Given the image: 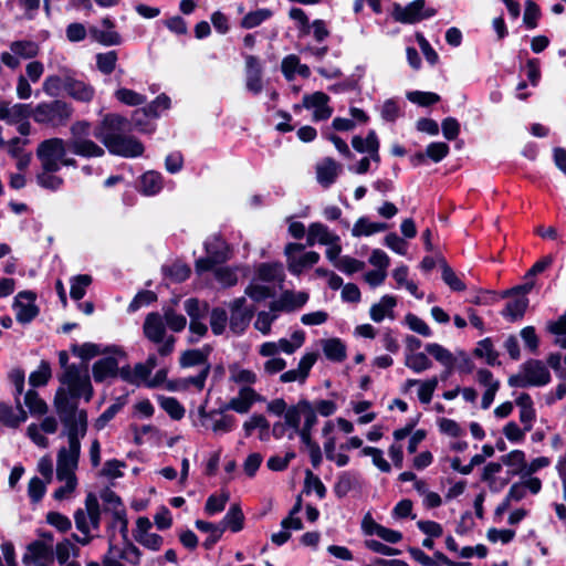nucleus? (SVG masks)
Instances as JSON below:
<instances>
[{
	"label": "nucleus",
	"mask_w": 566,
	"mask_h": 566,
	"mask_svg": "<svg viewBox=\"0 0 566 566\" xmlns=\"http://www.w3.org/2000/svg\"><path fill=\"white\" fill-rule=\"evenodd\" d=\"M65 385L54 396V409L66 429L67 447H61L56 457V475H75L81 454V439L86 434L87 415L78 409V400L88 401L93 390L85 376L70 371L63 378Z\"/></svg>",
	"instance_id": "obj_1"
},
{
	"label": "nucleus",
	"mask_w": 566,
	"mask_h": 566,
	"mask_svg": "<svg viewBox=\"0 0 566 566\" xmlns=\"http://www.w3.org/2000/svg\"><path fill=\"white\" fill-rule=\"evenodd\" d=\"M129 122L118 114H106L94 128V136L107 148L111 154L123 157H138L144 153L143 144L124 133Z\"/></svg>",
	"instance_id": "obj_2"
},
{
	"label": "nucleus",
	"mask_w": 566,
	"mask_h": 566,
	"mask_svg": "<svg viewBox=\"0 0 566 566\" xmlns=\"http://www.w3.org/2000/svg\"><path fill=\"white\" fill-rule=\"evenodd\" d=\"M91 124L86 120H77L70 128L71 138L67 143L70 150L84 158L102 157L105 154L103 147L90 139Z\"/></svg>",
	"instance_id": "obj_3"
},
{
	"label": "nucleus",
	"mask_w": 566,
	"mask_h": 566,
	"mask_svg": "<svg viewBox=\"0 0 566 566\" xmlns=\"http://www.w3.org/2000/svg\"><path fill=\"white\" fill-rule=\"evenodd\" d=\"M145 337L157 346L160 356H168L175 349L176 337L167 333L163 316L159 313H149L143 325Z\"/></svg>",
	"instance_id": "obj_4"
},
{
	"label": "nucleus",
	"mask_w": 566,
	"mask_h": 566,
	"mask_svg": "<svg viewBox=\"0 0 566 566\" xmlns=\"http://www.w3.org/2000/svg\"><path fill=\"white\" fill-rule=\"evenodd\" d=\"M31 115L34 122L51 127L64 126L73 115V108L70 104L61 99L39 103Z\"/></svg>",
	"instance_id": "obj_5"
},
{
	"label": "nucleus",
	"mask_w": 566,
	"mask_h": 566,
	"mask_svg": "<svg viewBox=\"0 0 566 566\" xmlns=\"http://www.w3.org/2000/svg\"><path fill=\"white\" fill-rule=\"evenodd\" d=\"M551 381V374L547 366L538 359L525 361L520 371L509 378L511 387L525 388L530 386L542 387Z\"/></svg>",
	"instance_id": "obj_6"
},
{
	"label": "nucleus",
	"mask_w": 566,
	"mask_h": 566,
	"mask_svg": "<svg viewBox=\"0 0 566 566\" xmlns=\"http://www.w3.org/2000/svg\"><path fill=\"white\" fill-rule=\"evenodd\" d=\"M74 522L80 533L98 532L101 526V509L97 497L90 493L85 499V507L77 509Z\"/></svg>",
	"instance_id": "obj_7"
},
{
	"label": "nucleus",
	"mask_w": 566,
	"mask_h": 566,
	"mask_svg": "<svg viewBox=\"0 0 566 566\" xmlns=\"http://www.w3.org/2000/svg\"><path fill=\"white\" fill-rule=\"evenodd\" d=\"M40 53V46L32 40H18L9 44V51L0 54V62L11 70L20 66V60L34 59Z\"/></svg>",
	"instance_id": "obj_8"
},
{
	"label": "nucleus",
	"mask_w": 566,
	"mask_h": 566,
	"mask_svg": "<svg viewBox=\"0 0 566 566\" xmlns=\"http://www.w3.org/2000/svg\"><path fill=\"white\" fill-rule=\"evenodd\" d=\"M66 142L62 138L53 137L41 142L36 148V157L40 160L41 168L60 169L61 159L66 155Z\"/></svg>",
	"instance_id": "obj_9"
},
{
	"label": "nucleus",
	"mask_w": 566,
	"mask_h": 566,
	"mask_svg": "<svg viewBox=\"0 0 566 566\" xmlns=\"http://www.w3.org/2000/svg\"><path fill=\"white\" fill-rule=\"evenodd\" d=\"M304 248L305 247L301 243H289L284 249L287 269L292 274L298 275L319 261V254L317 252H305Z\"/></svg>",
	"instance_id": "obj_10"
},
{
	"label": "nucleus",
	"mask_w": 566,
	"mask_h": 566,
	"mask_svg": "<svg viewBox=\"0 0 566 566\" xmlns=\"http://www.w3.org/2000/svg\"><path fill=\"white\" fill-rule=\"evenodd\" d=\"M229 326L233 334L241 335L250 324L254 308L247 305L245 297L241 296L229 304Z\"/></svg>",
	"instance_id": "obj_11"
},
{
	"label": "nucleus",
	"mask_w": 566,
	"mask_h": 566,
	"mask_svg": "<svg viewBox=\"0 0 566 566\" xmlns=\"http://www.w3.org/2000/svg\"><path fill=\"white\" fill-rule=\"evenodd\" d=\"M424 0H416L406 7L395 4L391 14L398 22L415 23L434 14V10H424Z\"/></svg>",
	"instance_id": "obj_12"
},
{
	"label": "nucleus",
	"mask_w": 566,
	"mask_h": 566,
	"mask_svg": "<svg viewBox=\"0 0 566 566\" xmlns=\"http://www.w3.org/2000/svg\"><path fill=\"white\" fill-rule=\"evenodd\" d=\"M35 298L36 295L32 291H22L17 294L13 308L15 310V317L19 323H30L39 314Z\"/></svg>",
	"instance_id": "obj_13"
},
{
	"label": "nucleus",
	"mask_w": 566,
	"mask_h": 566,
	"mask_svg": "<svg viewBox=\"0 0 566 566\" xmlns=\"http://www.w3.org/2000/svg\"><path fill=\"white\" fill-rule=\"evenodd\" d=\"M15 407L1 401L0 402V426L9 429H18L28 420V413L23 409L20 398L14 399Z\"/></svg>",
	"instance_id": "obj_14"
},
{
	"label": "nucleus",
	"mask_w": 566,
	"mask_h": 566,
	"mask_svg": "<svg viewBox=\"0 0 566 566\" xmlns=\"http://www.w3.org/2000/svg\"><path fill=\"white\" fill-rule=\"evenodd\" d=\"M265 398L253 387L239 388L238 395L230 399L227 408L238 413H248L255 402H263Z\"/></svg>",
	"instance_id": "obj_15"
},
{
	"label": "nucleus",
	"mask_w": 566,
	"mask_h": 566,
	"mask_svg": "<svg viewBox=\"0 0 566 566\" xmlns=\"http://www.w3.org/2000/svg\"><path fill=\"white\" fill-rule=\"evenodd\" d=\"M502 472L503 467L500 462H490L484 467L482 481L488 483L491 491L499 492L510 483V472H505L504 475H502Z\"/></svg>",
	"instance_id": "obj_16"
},
{
	"label": "nucleus",
	"mask_w": 566,
	"mask_h": 566,
	"mask_svg": "<svg viewBox=\"0 0 566 566\" xmlns=\"http://www.w3.org/2000/svg\"><path fill=\"white\" fill-rule=\"evenodd\" d=\"M542 490V481L538 478H522L521 481L511 485L507 499L513 502H520L526 497L527 493L536 495Z\"/></svg>",
	"instance_id": "obj_17"
},
{
	"label": "nucleus",
	"mask_w": 566,
	"mask_h": 566,
	"mask_svg": "<svg viewBox=\"0 0 566 566\" xmlns=\"http://www.w3.org/2000/svg\"><path fill=\"white\" fill-rule=\"evenodd\" d=\"M424 350L444 367V370L441 373L439 379L447 380L453 370L455 360L453 354L438 343H428L424 346Z\"/></svg>",
	"instance_id": "obj_18"
},
{
	"label": "nucleus",
	"mask_w": 566,
	"mask_h": 566,
	"mask_svg": "<svg viewBox=\"0 0 566 566\" xmlns=\"http://www.w3.org/2000/svg\"><path fill=\"white\" fill-rule=\"evenodd\" d=\"M308 298V293L304 291H284L273 304L280 312H294L302 308Z\"/></svg>",
	"instance_id": "obj_19"
},
{
	"label": "nucleus",
	"mask_w": 566,
	"mask_h": 566,
	"mask_svg": "<svg viewBox=\"0 0 566 566\" xmlns=\"http://www.w3.org/2000/svg\"><path fill=\"white\" fill-rule=\"evenodd\" d=\"M245 87L255 95L263 88L262 67L258 57L253 55L245 56Z\"/></svg>",
	"instance_id": "obj_20"
},
{
	"label": "nucleus",
	"mask_w": 566,
	"mask_h": 566,
	"mask_svg": "<svg viewBox=\"0 0 566 566\" xmlns=\"http://www.w3.org/2000/svg\"><path fill=\"white\" fill-rule=\"evenodd\" d=\"M328 96L323 92H315L303 97V105L306 108H313V118L324 120L331 117L332 108L327 105Z\"/></svg>",
	"instance_id": "obj_21"
},
{
	"label": "nucleus",
	"mask_w": 566,
	"mask_h": 566,
	"mask_svg": "<svg viewBox=\"0 0 566 566\" xmlns=\"http://www.w3.org/2000/svg\"><path fill=\"white\" fill-rule=\"evenodd\" d=\"M31 115V108L28 104H12L10 102H0V120L9 125H14L23 119H28Z\"/></svg>",
	"instance_id": "obj_22"
},
{
	"label": "nucleus",
	"mask_w": 566,
	"mask_h": 566,
	"mask_svg": "<svg viewBox=\"0 0 566 566\" xmlns=\"http://www.w3.org/2000/svg\"><path fill=\"white\" fill-rule=\"evenodd\" d=\"M229 381L239 388L252 387L258 382L256 373L250 368H245L240 363H232L228 366Z\"/></svg>",
	"instance_id": "obj_23"
},
{
	"label": "nucleus",
	"mask_w": 566,
	"mask_h": 566,
	"mask_svg": "<svg viewBox=\"0 0 566 566\" xmlns=\"http://www.w3.org/2000/svg\"><path fill=\"white\" fill-rule=\"evenodd\" d=\"M64 90L72 98L84 103L91 102L95 95L91 84L73 77H65Z\"/></svg>",
	"instance_id": "obj_24"
},
{
	"label": "nucleus",
	"mask_w": 566,
	"mask_h": 566,
	"mask_svg": "<svg viewBox=\"0 0 566 566\" xmlns=\"http://www.w3.org/2000/svg\"><path fill=\"white\" fill-rule=\"evenodd\" d=\"M439 377L432 376L428 379H407L403 384V390L407 391L413 386H418V399L421 403L428 405L438 387Z\"/></svg>",
	"instance_id": "obj_25"
},
{
	"label": "nucleus",
	"mask_w": 566,
	"mask_h": 566,
	"mask_svg": "<svg viewBox=\"0 0 566 566\" xmlns=\"http://www.w3.org/2000/svg\"><path fill=\"white\" fill-rule=\"evenodd\" d=\"M333 241H340V238L332 232L327 226L321 222L310 224L306 237V244L308 247H313L316 243L326 245Z\"/></svg>",
	"instance_id": "obj_26"
},
{
	"label": "nucleus",
	"mask_w": 566,
	"mask_h": 566,
	"mask_svg": "<svg viewBox=\"0 0 566 566\" xmlns=\"http://www.w3.org/2000/svg\"><path fill=\"white\" fill-rule=\"evenodd\" d=\"M342 171V166L334 159L326 157L316 166V178L319 185L327 188L335 182Z\"/></svg>",
	"instance_id": "obj_27"
},
{
	"label": "nucleus",
	"mask_w": 566,
	"mask_h": 566,
	"mask_svg": "<svg viewBox=\"0 0 566 566\" xmlns=\"http://www.w3.org/2000/svg\"><path fill=\"white\" fill-rule=\"evenodd\" d=\"M352 145L358 153H367L374 163L379 164V140L374 130H370L365 138L360 136H354Z\"/></svg>",
	"instance_id": "obj_28"
},
{
	"label": "nucleus",
	"mask_w": 566,
	"mask_h": 566,
	"mask_svg": "<svg viewBox=\"0 0 566 566\" xmlns=\"http://www.w3.org/2000/svg\"><path fill=\"white\" fill-rule=\"evenodd\" d=\"M118 371V361L114 356L104 357L94 363L92 373L96 382L116 377Z\"/></svg>",
	"instance_id": "obj_29"
},
{
	"label": "nucleus",
	"mask_w": 566,
	"mask_h": 566,
	"mask_svg": "<svg viewBox=\"0 0 566 566\" xmlns=\"http://www.w3.org/2000/svg\"><path fill=\"white\" fill-rule=\"evenodd\" d=\"M397 304V300L392 295H384L380 301L376 304H374L370 307L369 314L370 318L376 322L380 323L386 317L389 319L395 318L394 308Z\"/></svg>",
	"instance_id": "obj_30"
},
{
	"label": "nucleus",
	"mask_w": 566,
	"mask_h": 566,
	"mask_svg": "<svg viewBox=\"0 0 566 566\" xmlns=\"http://www.w3.org/2000/svg\"><path fill=\"white\" fill-rule=\"evenodd\" d=\"M72 352L74 355H76L77 357H80L84 360H88L97 355L107 354V353H111V354H114L117 356H124V352L117 346H112V347L103 349L99 345L93 344V343H84L82 345L74 346L72 348Z\"/></svg>",
	"instance_id": "obj_31"
},
{
	"label": "nucleus",
	"mask_w": 566,
	"mask_h": 566,
	"mask_svg": "<svg viewBox=\"0 0 566 566\" xmlns=\"http://www.w3.org/2000/svg\"><path fill=\"white\" fill-rule=\"evenodd\" d=\"M111 521L108 523V538L112 544L116 539V534L118 533L124 542L128 541V521L126 517L125 511H116L111 514Z\"/></svg>",
	"instance_id": "obj_32"
},
{
	"label": "nucleus",
	"mask_w": 566,
	"mask_h": 566,
	"mask_svg": "<svg viewBox=\"0 0 566 566\" xmlns=\"http://www.w3.org/2000/svg\"><path fill=\"white\" fill-rule=\"evenodd\" d=\"M502 467L507 465L511 468L507 472L511 474V479L514 475L525 476L526 457L522 450H513L507 454L501 457Z\"/></svg>",
	"instance_id": "obj_33"
},
{
	"label": "nucleus",
	"mask_w": 566,
	"mask_h": 566,
	"mask_svg": "<svg viewBox=\"0 0 566 566\" xmlns=\"http://www.w3.org/2000/svg\"><path fill=\"white\" fill-rule=\"evenodd\" d=\"M515 403L520 408V421L525 426V430H532L536 411L531 396L523 392L516 398Z\"/></svg>",
	"instance_id": "obj_34"
},
{
	"label": "nucleus",
	"mask_w": 566,
	"mask_h": 566,
	"mask_svg": "<svg viewBox=\"0 0 566 566\" xmlns=\"http://www.w3.org/2000/svg\"><path fill=\"white\" fill-rule=\"evenodd\" d=\"M52 555V548L42 541H35L29 544L27 553L23 556L24 564H41L40 560L48 559Z\"/></svg>",
	"instance_id": "obj_35"
},
{
	"label": "nucleus",
	"mask_w": 566,
	"mask_h": 566,
	"mask_svg": "<svg viewBox=\"0 0 566 566\" xmlns=\"http://www.w3.org/2000/svg\"><path fill=\"white\" fill-rule=\"evenodd\" d=\"M428 353L412 352L405 353V366L416 374H421L432 368V360L428 357Z\"/></svg>",
	"instance_id": "obj_36"
},
{
	"label": "nucleus",
	"mask_w": 566,
	"mask_h": 566,
	"mask_svg": "<svg viewBox=\"0 0 566 566\" xmlns=\"http://www.w3.org/2000/svg\"><path fill=\"white\" fill-rule=\"evenodd\" d=\"M256 280L262 282H281L284 277L283 265L281 263H262L255 271Z\"/></svg>",
	"instance_id": "obj_37"
},
{
	"label": "nucleus",
	"mask_w": 566,
	"mask_h": 566,
	"mask_svg": "<svg viewBox=\"0 0 566 566\" xmlns=\"http://www.w3.org/2000/svg\"><path fill=\"white\" fill-rule=\"evenodd\" d=\"M323 353L327 359L340 363L346 358V346L339 338L322 340Z\"/></svg>",
	"instance_id": "obj_38"
},
{
	"label": "nucleus",
	"mask_w": 566,
	"mask_h": 566,
	"mask_svg": "<svg viewBox=\"0 0 566 566\" xmlns=\"http://www.w3.org/2000/svg\"><path fill=\"white\" fill-rule=\"evenodd\" d=\"M163 187V176L159 172L147 171L140 178V191L145 196H155Z\"/></svg>",
	"instance_id": "obj_39"
},
{
	"label": "nucleus",
	"mask_w": 566,
	"mask_h": 566,
	"mask_svg": "<svg viewBox=\"0 0 566 566\" xmlns=\"http://www.w3.org/2000/svg\"><path fill=\"white\" fill-rule=\"evenodd\" d=\"M280 311L274 308L273 302L270 305L269 311H261L258 313L254 328L258 329L263 335H269L271 333L272 324L277 319Z\"/></svg>",
	"instance_id": "obj_40"
},
{
	"label": "nucleus",
	"mask_w": 566,
	"mask_h": 566,
	"mask_svg": "<svg viewBox=\"0 0 566 566\" xmlns=\"http://www.w3.org/2000/svg\"><path fill=\"white\" fill-rule=\"evenodd\" d=\"M386 229H387L386 223L371 222L367 218L361 217L355 222V224L352 229V234H353V237H363V235L368 237V235L385 231Z\"/></svg>",
	"instance_id": "obj_41"
},
{
	"label": "nucleus",
	"mask_w": 566,
	"mask_h": 566,
	"mask_svg": "<svg viewBox=\"0 0 566 566\" xmlns=\"http://www.w3.org/2000/svg\"><path fill=\"white\" fill-rule=\"evenodd\" d=\"M527 305V297L524 295H517L506 303L505 308L502 311V315L510 321H516L524 315Z\"/></svg>",
	"instance_id": "obj_42"
},
{
	"label": "nucleus",
	"mask_w": 566,
	"mask_h": 566,
	"mask_svg": "<svg viewBox=\"0 0 566 566\" xmlns=\"http://www.w3.org/2000/svg\"><path fill=\"white\" fill-rule=\"evenodd\" d=\"M60 169L41 168L36 175L38 184L45 189L57 190L63 185V178L57 175Z\"/></svg>",
	"instance_id": "obj_43"
},
{
	"label": "nucleus",
	"mask_w": 566,
	"mask_h": 566,
	"mask_svg": "<svg viewBox=\"0 0 566 566\" xmlns=\"http://www.w3.org/2000/svg\"><path fill=\"white\" fill-rule=\"evenodd\" d=\"M235 427V418L231 415H223L218 411L216 418H209V427L216 434L231 432Z\"/></svg>",
	"instance_id": "obj_44"
},
{
	"label": "nucleus",
	"mask_w": 566,
	"mask_h": 566,
	"mask_svg": "<svg viewBox=\"0 0 566 566\" xmlns=\"http://www.w3.org/2000/svg\"><path fill=\"white\" fill-rule=\"evenodd\" d=\"M547 331L555 336L554 344L566 349V312L556 321L548 322Z\"/></svg>",
	"instance_id": "obj_45"
},
{
	"label": "nucleus",
	"mask_w": 566,
	"mask_h": 566,
	"mask_svg": "<svg viewBox=\"0 0 566 566\" xmlns=\"http://www.w3.org/2000/svg\"><path fill=\"white\" fill-rule=\"evenodd\" d=\"M305 342V333L303 331H295L291 338H280L276 343L279 353L291 355L303 346Z\"/></svg>",
	"instance_id": "obj_46"
},
{
	"label": "nucleus",
	"mask_w": 566,
	"mask_h": 566,
	"mask_svg": "<svg viewBox=\"0 0 566 566\" xmlns=\"http://www.w3.org/2000/svg\"><path fill=\"white\" fill-rule=\"evenodd\" d=\"M272 15H273L272 10H270L268 8L258 9V10L247 13L242 18L240 25L243 29H253V28L259 27L260 24H262L270 18H272Z\"/></svg>",
	"instance_id": "obj_47"
},
{
	"label": "nucleus",
	"mask_w": 566,
	"mask_h": 566,
	"mask_svg": "<svg viewBox=\"0 0 566 566\" xmlns=\"http://www.w3.org/2000/svg\"><path fill=\"white\" fill-rule=\"evenodd\" d=\"M157 401L171 419L180 420L184 418L186 410L176 398L158 396Z\"/></svg>",
	"instance_id": "obj_48"
},
{
	"label": "nucleus",
	"mask_w": 566,
	"mask_h": 566,
	"mask_svg": "<svg viewBox=\"0 0 566 566\" xmlns=\"http://www.w3.org/2000/svg\"><path fill=\"white\" fill-rule=\"evenodd\" d=\"M243 526V513L239 505H232L222 522L220 523V527H224V530L230 528L232 532H239Z\"/></svg>",
	"instance_id": "obj_49"
},
{
	"label": "nucleus",
	"mask_w": 566,
	"mask_h": 566,
	"mask_svg": "<svg viewBox=\"0 0 566 566\" xmlns=\"http://www.w3.org/2000/svg\"><path fill=\"white\" fill-rule=\"evenodd\" d=\"M24 405L33 416H42L48 411L46 402L40 398L39 394L34 390H28L24 395Z\"/></svg>",
	"instance_id": "obj_50"
},
{
	"label": "nucleus",
	"mask_w": 566,
	"mask_h": 566,
	"mask_svg": "<svg viewBox=\"0 0 566 566\" xmlns=\"http://www.w3.org/2000/svg\"><path fill=\"white\" fill-rule=\"evenodd\" d=\"M306 399L298 400L297 403L287 407L284 415V422L293 429V431L301 428V418L303 416V408H305Z\"/></svg>",
	"instance_id": "obj_51"
},
{
	"label": "nucleus",
	"mask_w": 566,
	"mask_h": 566,
	"mask_svg": "<svg viewBox=\"0 0 566 566\" xmlns=\"http://www.w3.org/2000/svg\"><path fill=\"white\" fill-rule=\"evenodd\" d=\"M78 554V547L70 539L65 538L55 546V556L59 564H65L71 557H77Z\"/></svg>",
	"instance_id": "obj_52"
},
{
	"label": "nucleus",
	"mask_w": 566,
	"mask_h": 566,
	"mask_svg": "<svg viewBox=\"0 0 566 566\" xmlns=\"http://www.w3.org/2000/svg\"><path fill=\"white\" fill-rule=\"evenodd\" d=\"M114 96L118 102L128 106L143 105L147 99L145 95L126 87H119L116 90Z\"/></svg>",
	"instance_id": "obj_53"
},
{
	"label": "nucleus",
	"mask_w": 566,
	"mask_h": 566,
	"mask_svg": "<svg viewBox=\"0 0 566 566\" xmlns=\"http://www.w3.org/2000/svg\"><path fill=\"white\" fill-rule=\"evenodd\" d=\"M180 366L184 368L199 366L203 368L205 365H210L207 361V356L200 349H190L181 354L179 359Z\"/></svg>",
	"instance_id": "obj_54"
},
{
	"label": "nucleus",
	"mask_w": 566,
	"mask_h": 566,
	"mask_svg": "<svg viewBox=\"0 0 566 566\" xmlns=\"http://www.w3.org/2000/svg\"><path fill=\"white\" fill-rule=\"evenodd\" d=\"M56 478L63 482V485L54 491V499L61 501L71 497L77 485L76 475H56Z\"/></svg>",
	"instance_id": "obj_55"
},
{
	"label": "nucleus",
	"mask_w": 566,
	"mask_h": 566,
	"mask_svg": "<svg viewBox=\"0 0 566 566\" xmlns=\"http://www.w3.org/2000/svg\"><path fill=\"white\" fill-rule=\"evenodd\" d=\"M170 106V97L166 94H160L151 103L144 107V113L150 118H157L163 111L169 109Z\"/></svg>",
	"instance_id": "obj_56"
},
{
	"label": "nucleus",
	"mask_w": 566,
	"mask_h": 566,
	"mask_svg": "<svg viewBox=\"0 0 566 566\" xmlns=\"http://www.w3.org/2000/svg\"><path fill=\"white\" fill-rule=\"evenodd\" d=\"M210 373V365H205L203 368L199 369V373L195 376L180 378L185 390L195 388L197 391H201L205 388L207 377Z\"/></svg>",
	"instance_id": "obj_57"
},
{
	"label": "nucleus",
	"mask_w": 566,
	"mask_h": 566,
	"mask_svg": "<svg viewBox=\"0 0 566 566\" xmlns=\"http://www.w3.org/2000/svg\"><path fill=\"white\" fill-rule=\"evenodd\" d=\"M229 322L226 310L216 307L210 313V326L214 335H221L224 333Z\"/></svg>",
	"instance_id": "obj_58"
},
{
	"label": "nucleus",
	"mask_w": 566,
	"mask_h": 566,
	"mask_svg": "<svg viewBox=\"0 0 566 566\" xmlns=\"http://www.w3.org/2000/svg\"><path fill=\"white\" fill-rule=\"evenodd\" d=\"M51 366L48 361L42 360L38 369L29 376V382L32 387H40L48 384L51 378Z\"/></svg>",
	"instance_id": "obj_59"
},
{
	"label": "nucleus",
	"mask_w": 566,
	"mask_h": 566,
	"mask_svg": "<svg viewBox=\"0 0 566 566\" xmlns=\"http://www.w3.org/2000/svg\"><path fill=\"white\" fill-rule=\"evenodd\" d=\"M449 154V146L442 142L431 143L426 148V154L417 155L418 159H423L424 156L429 157L434 163L441 161Z\"/></svg>",
	"instance_id": "obj_60"
},
{
	"label": "nucleus",
	"mask_w": 566,
	"mask_h": 566,
	"mask_svg": "<svg viewBox=\"0 0 566 566\" xmlns=\"http://www.w3.org/2000/svg\"><path fill=\"white\" fill-rule=\"evenodd\" d=\"M255 429H260L262 434L268 436L270 423L264 416L253 415L243 423V430L247 436H250ZM263 438L261 436V439Z\"/></svg>",
	"instance_id": "obj_61"
},
{
	"label": "nucleus",
	"mask_w": 566,
	"mask_h": 566,
	"mask_svg": "<svg viewBox=\"0 0 566 566\" xmlns=\"http://www.w3.org/2000/svg\"><path fill=\"white\" fill-rule=\"evenodd\" d=\"M117 53L116 51H108V52H105V53H98L96 55V66L97 69L99 70V72H102L103 74H111L115 67H116V63H117Z\"/></svg>",
	"instance_id": "obj_62"
},
{
	"label": "nucleus",
	"mask_w": 566,
	"mask_h": 566,
	"mask_svg": "<svg viewBox=\"0 0 566 566\" xmlns=\"http://www.w3.org/2000/svg\"><path fill=\"white\" fill-rule=\"evenodd\" d=\"M91 282H92V279L87 274H81V275L74 276L71 280V291H70L71 297L76 301L84 297V295L86 293V289L91 284Z\"/></svg>",
	"instance_id": "obj_63"
},
{
	"label": "nucleus",
	"mask_w": 566,
	"mask_h": 566,
	"mask_svg": "<svg viewBox=\"0 0 566 566\" xmlns=\"http://www.w3.org/2000/svg\"><path fill=\"white\" fill-rule=\"evenodd\" d=\"M475 356L483 358L489 365H494L497 360V353L495 352L492 342L485 338L478 343L474 349Z\"/></svg>",
	"instance_id": "obj_64"
}]
</instances>
